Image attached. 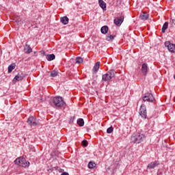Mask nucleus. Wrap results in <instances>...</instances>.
Returning <instances> with one entry per match:
<instances>
[{"mask_svg": "<svg viewBox=\"0 0 175 175\" xmlns=\"http://www.w3.org/2000/svg\"><path fill=\"white\" fill-rule=\"evenodd\" d=\"M24 77H25V75L23 72H19L13 79V82L16 83V81H21L22 80H24Z\"/></svg>", "mask_w": 175, "mask_h": 175, "instance_id": "11", "label": "nucleus"}, {"mask_svg": "<svg viewBox=\"0 0 175 175\" xmlns=\"http://www.w3.org/2000/svg\"><path fill=\"white\" fill-rule=\"evenodd\" d=\"M83 62V58L77 57L76 58V64H81Z\"/></svg>", "mask_w": 175, "mask_h": 175, "instance_id": "29", "label": "nucleus"}, {"mask_svg": "<svg viewBox=\"0 0 175 175\" xmlns=\"http://www.w3.org/2000/svg\"><path fill=\"white\" fill-rule=\"evenodd\" d=\"M16 21H18V23H21V24H24V23H25V21H21V18H18L16 19Z\"/></svg>", "mask_w": 175, "mask_h": 175, "instance_id": "31", "label": "nucleus"}, {"mask_svg": "<svg viewBox=\"0 0 175 175\" xmlns=\"http://www.w3.org/2000/svg\"><path fill=\"white\" fill-rule=\"evenodd\" d=\"M116 77V70L114 69L109 70L106 74L102 75L103 81L110 83L113 78Z\"/></svg>", "mask_w": 175, "mask_h": 175, "instance_id": "4", "label": "nucleus"}, {"mask_svg": "<svg viewBox=\"0 0 175 175\" xmlns=\"http://www.w3.org/2000/svg\"><path fill=\"white\" fill-rule=\"evenodd\" d=\"M169 27V23L168 22H165L164 24L163 25L162 29H161V32L163 33H165L166 32V29H167V27Z\"/></svg>", "mask_w": 175, "mask_h": 175, "instance_id": "20", "label": "nucleus"}, {"mask_svg": "<svg viewBox=\"0 0 175 175\" xmlns=\"http://www.w3.org/2000/svg\"><path fill=\"white\" fill-rule=\"evenodd\" d=\"M61 175H69V173L64 172L62 173Z\"/></svg>", "mask_w": 175, "mask_h": 175, "instance_id": "34", "label": "nucleus"}, {"mask_svg": "<svg viewBox=\"0 0 175 175\" xmlns=\"http://www.w3.org/2000/svg\"><path fill=\"white\" fill-rule=\"evenodd\" d=\"M14 69H16V63H12L8 66V72L12 73Z\"/></svg>", "mask_w": 175, "mask_h": 175, "instance_id": "18", "label": "nucleus"}, {"mask_svg": "<svg viewBox=\"0 0 175 175\" xmlns=\"http://www.w3.org/2000/svg\"><path fill=\"white\" fill-rule=\"evenodd\" d=\"M157 175H162L163 174V169L159 168L157 172Z\"/></svg>", "mask_w": 175, "mask_h": 175, "instance_id": "30", "label": "nucleus"}, {"mask_svg": "<svg viewBox=\"0 0 175 175\" xmlns=\"http://www.w3.org/2000/svg\"><path fill=\"white\" fill-rule=\"evenodd\" d=\"M14 163L15 165H17L18 166H21L22 167H25V169L29 167V165H31L29 161H26L25 158L23 157H17L14 160Z\"/></svg>", "mask_w": 175, "mask_h": 175, "instance_id": "3", "label": "nucleus"}, {"mask_svg": "<svg viewBox=\"0 0 175 175\" xmlns=\"http://www.w3.org/2000/svg\"><path fill=\"white\" fill-rule=\"evenodd\" d=\"M116 38V36H113V35H110V34H107L106 36V40L107 42H113V40H114V38Z\"/></svg>", "mask_w": 175, "mask_h": 175, "instance_id": "21", "label": "nucleus"}, {"mask_svg": "<svg viewBox=\"0 0 175 175\" xmlns=\"http://www.w3.org/2000/svg\"><path fill=\"white\" fill-rule=\"evenodd\" d=\"M60 22L62 24H64V25H67V24L69 23V18H68L66 16L61 17Z\"/></svg>", "mask_w": 175, "mask_h": 175, "instance_id": "14", "label": "nucleus"}, {"mask_svg": "<svg viewBox=\"0 0 175 175\" xmlns=\"http://www.w3.org/2000/svg\"><path fill=\"white\" fill-rule=\"evenodd\" d=\"M96 77H98V75H96Z\"/></svg>", "mask_w": 175, "mask_h": 175, "instance_id": "38", "label": "nucleus"}, {"mask_svg": "<svg viewBox=\"0 0 175 175\" xmlns=\"http://www.w3.org/2000/svg\"><path fill=\"white\" fill-rule=\"evenodd\" d=\"M75 120H76V116H70L68 124H70V125H72Z\"/></svg>", "mask_w": 175, "mask_h": 175, "instance_id": "26", "label": "nucleus"}, {"mask_svg": "<svg viewBox=\"0 0 175 175\" xmlns=\"http://www.w3.org/2000/svg\"><path fill=\"white\" fill-rule=\"evenodd\" d=\"M98 5L103 12H106V3L103 0H98Z\"/></svg>", "mask_w": 175, "mask_h": 175, "instance_id": "16", "label": "nucleus"}, {"mask_svg": "<svg viewBox=\"0 0 175 175\" xmlns=\"http://www.w3.org/2000/svg\"><path fill=\"white\" fill-rule=\"evenodd\" d=\"M170 23H172V24H173L174 25H175V20H174V19H171Z\"/></svg>", "mask_w": 175, "mask_h": 175, "instance_id": "33", "label": "nucleus"}, {"mask_svg": "<svg viewBox=\"0 0 175 175\" xmlns=\"http://www.w3.org/2000/svg\"><path fill=\"white\" fill-rule=\"evenodd\" d=\"M46 59L47 61H54L55 59V55L53 53L47 55Z\"/></svg>", "mask_w": 175, "mask_h": 175, "instance_id": "22", "label": "nucleus"}, {"mask_svg": "<svg viewBox=\"0 0 175 175\" xmlns=\"http://www.w3.org/2000/svg\"><path fill=\"white\" fill-rule=\"evenodd\" d=\"M142 98L144 102H149L150 103H154V100L155 99L154 95L150 92L145 93L142 96Z\"/></svg>", "mask_w": 175, "mask_h": 175, "instance_id": "5", "label": "nucleus"}, {"mask_svg": "<svg viewBox=\"0 0 175 175\" xmlns=\"http://www.w3.org/2000/svg\"><path fill=\"white\" fill-rule=\"evenodd\" d=\"M51 73V77H57L58 76V72L54 70H52L50 72Z\"/></svg>", "mask_w": 175, "mask_h": 175, "instance_id": "25", "label": "nucleus"}, {"mask_svg": "<svg viewBox=\"0 0 175 175\" xmlns=\"http://www.w3.org/2000/svg\"><path fill=\"white\" fill-rule=\"evenodd\" d=\"M49 104L55 109H65L66 107V103L61 96L51 97Z\"/></svg>", "mask_w": 175, "mask_h": 175, "instance_id": "1", "label": "nucleus"}, {"mask_svg": "<svg viewBox=\"0 0 175 175\" xmlns=\"http://www.w3.org/2000/svg\"><path fill=\"white\" fill-rule=\"evenodd\" d=\"M92 85H94L95 84V82H92Z\"/></svg>", "mask_w": 175, "mask_h": 175, "instance_id": "35", "label": "nucleus"}, {"mask_svg": "<svg viewBox=\"0 0 175 175\" xmlns=\"http://www.w3.org/2000/svg\"><path fill=\"white\" fill-rule=\"evenodd\" d=\"M139 113L143 120H146L147 118V107H146V105H141Z\"/></svg>", "mask_w": 175, "mask_h": 175, "instance_id": "6", "label": "nucleus"}, {"mask_svg": "<svg viewBox=\"0 0 175 175\" xmlns=\"http://www.w3.org/2000/svg\"><path fill=\"white\" fill-rule=\"evenodd\" d=\"M95 166H96V164L95 163L94 161H90L88 163V167L89 169H94V167H95Z\"/></svg>", "mask_w": 175, "mask_h": 175, "instance_id": "24", "label": "nucleus"}, {"mask_svg": "<svg viewBox=\"0 0 175 175\" xmlns=\"http://www.w3.org/2000/svg\"><path fill=\"white\" fill-rule=\"evenodd\" d=\"M81 146H83V147H88V141H87V139H84L81 142Z\"/></svg>", "mask_w": 175, "mask_h": 175, "instance_id": "28", "label": "nucleus"}, {"mask_svg": "<svg viewBox=\"0 0 175 175\" xmlns=\"http://www.w3.org/2000/svg\"><path fill=\"white\" fill-rule=\"evenodd\" d=\"M25 53H26V54H31V53H32V48H31V46L29 44L25 45Z\"/></svg>", "mask_w": 175, "mask_h": 175, "instance_id": "19", "label": "nucleus"}, {"mask_svg": "<svg viewBox=\"0 0 175 175\" xmlns=\"http://www.w3.org/2000/svg\"><path fill=\"white\" fill-rule=\"evenodd\" d=\"M44 54H46V53L43 52V55H44Z\"/></svg>", "mask_w": 175, "mask_h": 175, "instance_id": "36", "label": "nucleus"}, {"mask_svg": "<svg viewBox=\"0 0 175 175\" xmlns=\"http://www.w3.org/2000/svg\"><path fill=\"white\" fill-rule=\"evenodd\" d=\"M113 23L115 25H117V27H120L121 24L124 23V16H120L119 18H116L113 20Z\"/></svg>", "mask_w": 175, "mask_h": 175, "instance_id": "13", "label": "nucleus"}, {"mask_svg": "<svg viewBox=\"0 0 175 175\" xmlns=\"http://www.w3.org/2000/svg\"><path fill=\"white\" fill-rule=\"evenodd\" d=\"M164 44L170 53H175V44H174L171 43L170 41H166V42H165Z\"/></svg>", "mask_w": 175, "mask_h": 175, "instance_id": "8", "label": "nucleus"}, {"mask_svg": "<svg viewBox=\"0 0 175 175\" xmlns=\"http://www.w3.org/2000/svg\"><path fill=\"white\" fill-rule=\"evenodd\" d=\"M141 72L143 76H147L148 73V64L144 63L142 64Z\"/></svg>", "mask_w": 175, "mask_h": 175, "instance_id": "10", "label": "nucleus"}, {"mask_svg": "<svg viewBox=\"0 0 175 175\" xmlns=\"http://www.w3.org/2000/svg\"><path fill=\"white\" fill-rule=\"evenodd\" d=\"M54 169H57V167H55L49 168V169H48V172L49 173H51V172H53Z\"/></svg>", "mask_w": 175, "mask_h": 175, "instance_id": "32", "label": "nucleus"}, {"mask_svg": "<svg viewBox=\"0 0 175 175\" xmlns=\"http://www.w3.org/2000/svg\"><path fill=\"white\" fill-rule=\"evenodd\" d=\"M148 17H149V15L147 12H142L139 16V18L143 21H146V20H148Z\"/></svg>", "mask_w": 175, "mask_h": 175, "instance_id": "15", "label": "nucleus"}, {"mask_svg": "<svg viewBox=\"0 0 175 175\" xmlns=\"http://www.w3.org/2000/svg\"><path fill=\"white\" fill-rule=\"evenodd\" d=\"M114 131V128L113 127V126H111L110 127H109L107 129V133H113V131Z\"/></svg>", "mask_w": 175, "mask_h": 175, "instance_id": "27", "label": "nucleus"}, {"mask_svg": "<svg viewBox=\"0 0 175 175\" xmlns=\"http://www.w3.org/2000/svg\"><path fill=\"white\" fill-rule=\"evenodd\" d=\"M100 68V62H96L94 64V66H93L92 68V74H93V79H95V75H96L98 73V70H99V68Z\"/></svg>", "mask_w": 175, "mask_h": 175, "instance_id": "9", "label": "nucleus"}, {"mask_svg": "<svg viewBox=\"0 0 175 175\" xmlns=\"http://www.w3.org/2000/svg\"><path fill=\"white\" fill-rule=\"evenodd\" d=\"M174 80H175V75H174Z\"/></svg>", "mask_w": 175, "mask_h": 175, "instance_id": "37", "label": "nucleus"}, {"mask_svg": "<svg viewBox=\"0 0 175 175\" xmlns=\"http://www.w3.org/2000/svg\"><path fill=\"white\" fill-rule=\"evenodd\" d=\"M77 124L79 126H84V119L79 118L77 120Z\"/></svg>", "mask_w": 175, "mask_h": 175, "instance_id": "23", "label": "nucleus"}, {"mask_svg": "<svg viewBox=\"0 0 175 175\" xmlns=\"http://www.w3.org/2000/svg\"><path fill=\"white\" fill-rule=\"evenodd\" d=\"M144 139H146V136L140 133H134L131 135V141L134 144H140L142 142H144Z\"/></svg>", "mask_w": 175, "mask_h": 175, "instance_id": "2", "label": "nucleus"}, {"mask_svg": "<svg viewBox=\"0 0 175 175\" xmlns=\"http://www.w3.org/2000/svg\"><path fill=\"white\" fill-rule=\"evenodd\" d=\"M101 33H103V35H106L107 32H109V27L107 25H104L100 29Z\"/></svg>", "mask_w": 175, "mask_h": 175, "instance_id": "17", "label": "nucleus"}, {"mask_svg": "<svg viewBox=\"0 0 175 175\" xmlns=\"http://www.w3.org/2000/svg\"><path fill=\"white\" fill-rule=\"evenodd\" d=\"M27 122L29 125H30V126H36V125H38V122H39V121L38 120V119L33 116H29L27 118Z\"/></svg>", "mask_w": 175, "mask_h": 175, "instance_id": "7", "label": "nucleus"}, {"mask_svg": "<svg viewBox=\"0 0 175 175\" xmlns=\"http://www.w3.org/2000/svg\"><path fill=\"white\" fill-rule=\"evenodd\" d=\"M160 165H161V163L159 162V161L156 160L149 163L147 165L146 169H155V167H157V166H159Z\"/></svg>", "mask_w": 175, "mask_h": 175, "instance_id": "12", "label": "nucleus"}]
</instances>
